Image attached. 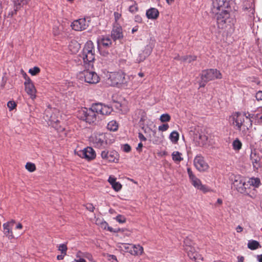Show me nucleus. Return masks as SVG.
<instances>
[{
	"label": "nucleus",
	"mask_w": 262,
	"mask_h": 262,
	"mask_svg": "<svg viewBox=\"0 0 262 262\" xmlns=\"http://www.w3.org/2000/svg\"><path fill=\"white\" fill-rule=\"evenodd\" d=\"M16 106L15 102L13 101H9L7 103V106L10 111L13 110Z\"/></svg>",
	"instance_id": "c03bdc74"
},
{
	"label": "nucleus",
	"mask_w": 262,
	"mask_h": 262,
	"mask_svg": "<svg viewBox=\"0 0 262 262\" xmlns=\"http://www.w3.org/2000/svg\"><path fill=\"white\" fill-rule=\"evenodd\" d=\"M122 149L123 151L125 152H129L131 150V147L129 144H125L122 146Z\"/></svg>",
	"instance_id": "49530a36"
},
{
	"label": "nucleus",
	"mask_w": 262,
	"mask_h": 262,
	"mask_svg": "<svg viewBox=\"0 0 262 262\" xmlns=\"http://www.w3.org/2000/svg\"><path fill=\"white\" fill-rule=\"evenodd\" d=\"M261 184L260 180L258 178L252 177L248 180V185H250L254 188H258Z\"/></svg>",
	"instance_id": "b1692460"
},
{
	"label": "nucleus",
	"mask_w": 262,
	"mask_h": 262,
	"mask_svg": "<svg viewBox=\"0 0 262 262\" xmlns=\"http://www.w3.org/2000/svg\"><path fill=\"white\" fill-rule=\"evenodd\" d=\"M193 243L189 238H186L184 241V250L186 249L187 247H193Z\"/></svg>",
	"instance_id": "c9c22d12"
},
{
	"label": "nucleus",
	"mask_w": 262,
	"mask_h": 262,
	"mask_svg": "<svg viewBox=\"0 0 262 262\" xmlns=\"http://www.w3.org/2000/svg\"><path fill=\"white\" fill-rule=\"evenodd\" d=\"M222 75L220 71L215 69H210L203 70L201 74L200 87H204L206 83L211 80L216 79H221Z\"/></svg>",
	"instance_id": "39448f33"
},
{
	"label": "nucleus",
	"mask_w": 262,
	"mask_h": 262,
	"mask_svg": "<svg viewBox=\"0 0 262 262\" xmlns=\"http://www.w3.org/2000/svg\"><path fill=\"white\" fill-rule=\"evenodd\" d=\"M107 127L111 131H116L118 128V123L115 120H112L108 123Z\"/></svg>",
	"instance_id": "c756f323"
},
{
	"label": "nucleus",
	"mask_w": 262,
	"mask_h": 262,
	"mask_svg": "<svg viewBox=\"0 0 262 262\" xmlns=\"http://www.w3.org/2000/svg\"><path fill=\"white\" fill-rule=\"evenodd\" d=\"M128 10L132 13L137 12L138 11V7L137 4L136 2H134L133 5L129 6Z\"/></svg>",
	"instance_id": "58836bf2"
},
{
	"label": "nucleus",
	"mask_w": 262,
	"mask_h": 262,
	"mask_svg": "<svg viewBox=\"0 0 262 262\" xmlns=\"http://www.w3.org/2000/svg\"><path fill=\"white\" fill-rule=\"evenodd\" d=\"M257 114H251L249 113L242 114L236 112L232 115L230 119L236 129L241 130L243 133H246L252 127V119L257 117Z\"/></svg>",
	"instance_id": "f03ea898"
},
{
	"label": "nucleus",
	"mask_w": 262,
	"mask_h": 262,
	"mask_svg": "<svg viewBox=\"0 0 262 262\" xmlns=\"http://www.w3.org/2000/svg\"><path fill=\"white\" fill-rule=\"evenodd\" d=\"M242 142L238 139L235 140L232 143L233 148L234 150H239L242 148Z\"/></svg>",
	"instance_id": "f704fd0d"
},
{
	"label": "nucleus",
	"mask_w": 262,
	"mask_h": 262,
	"mask_svg": "<svg viewBox=\"0 0 262 262\" xmlns=\"http://www.w3.org/2000/svg\"><path fill=\"white\" fill-rule=\"evenodd\" d=\"M111 36L114 41L122 39L123 37L122 29L120 26H114L111 32Z\"/></svg>",
	"instance_id": "a211bd4d"
},
{
	"label": "nucleus",
	"mask_w": 262,
	"mask_h": 262,
	"mask_svg": "<svg viewBox=\"0 0 262 262\" xmlns=\"http://www.w3.org/2000/svg\"><path fill=\"white\" fill-rule=\"evenodd\" d=\"M247 246L249 249L252 250H254L261 247L259 242L255 240L249 241Z\"/></svg>",
	"instance_id": "bb28decb"
},
{
	"label": "nucleus",
	"mask_w": 262,
	"mask_h": 262,
	"mask_svg": "<svg viewBox=\"0 0 262 262\" xmlns=\"http://www.w3.org/2000/svg\"><path fill=\"white\" fill-rule=\"evenodd\" d=\"M170 118L169 115L168 114H164L160 116V120L162 122H166L169 121Z\"/></svg>",
	"instance_id": "ea45409f"
},
{
	"label": "nucleus",
	"mask_w": 262,
	"mask_h": 262,
	"mask_svg": "<svg viewBox=\"0 0 262 262\" xmlns=\"http://www.w3.org/2000/svg\"><path fill=\"white\" fill-rule=\"evenodd\" d=\"M112 186L116 191H119L122 188L121 184L118 182H116L115 183L112 185Z\"/></svg>",
	"instance_id": "79ce46f5"
},
{
	"label": "nucleus",
	"mask_w": 262,
	"mask_h": 262,
	"mask_svg": "<svg viewBox=\"0 0 262 262\" xmlns=\"http://www.w3.org/2000/svg\"><path fill=\"white\" fill-rule=\"evenodd\" d=\"M108 181L112 185L116 182V178L113 176H110Z\"/></svg>",
	"instance_id": "6e6d98bb"
},
{
	"label": "nucleus",
	"mask_w": 262,
	"mask_h": 262,
	"mask_svg": "<svg viewBox=\"0 0 262 262\" xmlns=\"http://www.w3.org/2000/svg\"><path fill=\"white\" fill-rule=\"evenodd\" d=\"M102 107H103L102 104L95 103V104L92 105L91 107L93 110V111L95 112V113L96 114H101V113L102 112Z\"/></svg>",
	"instance_id": "7c9ffc66"
},
{
	"label": "nucleus",
	"mask_w": 262,
	"mask_h": 262,
	"mask_svg": "<svg viewBox=\"0 0 262 262\" xmlns=\"http://www.w3.org/2000/svg\"><path fill=\"white\" fill-rule=\"evenodd\" d=\"M250 159L254 169H258L260 167V158L255 152H252Z\"/></svg>",
	"instance_id": "6ab92c4d"
},
{
	"label": "nucleus",
	"mask_w": 262,
	"mask_h": 262,
	"mask_svg": "<svg viewBox=\"0 0 262 262\" xmlns=\"http://www.w3.org/2000/svg\"><path fill=\"white\" fill-rule=\"evenodd\" d=\"M101 156L102 159H105L109 162H115L118 155L115 151L108 152L103 150L101 152Z\"/></svg>",
	"instance_id": "f3484780"
},
{
	"label": "nucleus",
	"mask_w": 262,
	"mask_h": 262,
	"mask_svg": "<svg viewBox=\"0 0 262 262\" xmlns=\"http://www.w3.org/2000/svg\"><path fill=\"white\" fill-rule=\"evenodd\" d=\"M23 228V226L20 223H18L15 227L16 229H21Z\"/></svg>",
	"instance_id": "69168bd1"
},
{
	"label": "nucleus",
	"mask_w": 262,
	"mask_h": 262,
	"mask_svg": "<svg viewBox=\"0 0 262 262\" xmlns=\"http://www.w3.org/2000/svg\"><path fill=\"white\" fill-rule=\"evenodd\" d=\"M146 15L148 19H156L159 15V12L157 9L151 8L146 11Z\"/></svg>",
	"instance_id": "aec40b11"
},
{
	"label": "nucleus",
	"mask_w": 262,
	"mask_h": 262,
	"mask_svg": "<svg viewBox=\"0 0 262 262\" xmlns=\"http://www.w3.org/2000/svg\"><path fill=\"white\" fill-rule=\"evenodd\" d=\"M114 16L115 21L117 22L120 18L121 14L117 12H115L114 13Z\"/></svg>",
	"instance_id": "4d7b16f0"
},
{
	"label": "nucleus",
	"mask_w": 262,
	"mask_h": 262,
	"mask_svg": "<svg viewBox=\"0 0 262 262\" xmlns=\"http://www.w3.org/2000/svg\"><path fill=\"white\" fill-rule=\"evenodd\" d=\"M20 8H17L16 9V7H15L14 6V10L13 11H11V12H9L8 16L10 17H12L14 15L16 14V13L18 10H19Z\"/></svg>",
	"instance_id": "8fccbe9b"
},
{
	"label": "nucleus",
	"mask_w": 262,
	"mask_h": 262,
	"mask_svg": "<svg viewBox=\"0 0 262 262\" xmlns=\"http://www.w3.org/2000/svg\"><path fill=\"white\" fill-rule=\"evenodd\" d=\"M257 258L259 262H262V254L258 255Z\"/></svg>",
	"instance_id": "774afa93"
},
{
	"label": "nucleus",
	"mask_w": 262,
	"mask_h": 262,
	"mask_svg": "<svg viewBox=\"0 0 262 262\" xmlns=\"http://www.w3.org/2000/svg\"><path fill=\"white\" fill-rule=\"evenodd\" d=\"M31 0H12L13 5L16 7V9L21 8L24 6L28 4Z\"/></svg>",
	"instance_id": "a878e982"
},
{
	"label": "nucleus",
	"mask_w": 262,
	"mask_h": 262,
	"mask_svg": "<svg viewBox=\"0 0 262 262\" xmlns=\"http://www.w3.org/2000/svg\"><path fill=\"white\" fill-rule=\"evenodd\" d=\"M149 53H150V51L146 52V53L144 55H143V56L141 55V54H140L139 58L137 59V60L138 61V62H141V61H143V60H144L145 58H146V57L149 55Z\"/></svg>",
	"instance_id": "09e8293b"
},
{
	"label": "nucleus",
	"mask_w": 262,
	"mask_h": 262,
	"mask_svg": "<svg viewBox=\"0 0 262 262\" xmlns=\"http://www.w3.org/2000/svg\"><path fill=\"white\" fill-rule=\"evenodd\" d=\"M228 3L218 0L212 2V11L216 15L217 24L219 28L223 29L226 25L233 23V19L230 17Z\"/></svg>",
	"instance_id": "f257e3e1"
},
{
	"label": "nucleus",
	"mask_w": 262,
	"mask_h": 262,
	"mask_svg": "<svg viewBox=\"0 0 262 262\" xmlns=\"http://www.w3.org/2000/svg\"><path fill=\"white\" fill-rule=\"evenodd\" d=\"M135 21L137 22L141 23L142 21V18L139 16H135Z\"/></svg>",
	"instance_id": "e2e57ef3"
},
{
	"label": "nucleus",
	"mask_w": 262,
	"mask_h": 262,
	"mask_svg": "<svg viewBox=\"0 0 262 262\" xmlns=\"http://www.w3.org/2000/svg\"><path fill=\"white\" fill-rule=\"evenodd\" d=\"M80 48V45L76 40H71L69 45V49L73 54L77 53Z\"/></svg>",
	"instance_id": "412c9836"
},
{
	"label": "nucleus",
	"mask_w": 262,
	"mask_h": 262,
	"mask_svg": "<svg viewBox=\"0 0 262 262\" xmlns=\"http://www.w3.org/2000/svg\"><path fill=\"white\" fill-rule=\"evenodd\" d=\"M40 72V69L38 67H34L30 69L29 72L33 76L36 75Z\"/></svg>",
	"instance_id": "a19ab883"
},
{
	"label": "nucleus",
	"mask_w": 262,
	"mask_h": 262,
	"mask_svg": "<svg viewBox=\"0 0 262 262\" xmlns=\"http://www.w3.org/2000/svg\"><path fill=\"white\" fill-rule=\"evenodd\" d=\"M193 164L195 167L200 171H204L208 169L209 166L201 155H197L194 159Z\"/></svg>",
	"instance_id": "9b49d317"
},
{
	"label": "nucleus",
	"mask_w": 262,
	"mask_h": 262,
	"mask_svg": "<svg viewBox=\"0 0 262 262\" xmlns=\"http://www.w3.org/2000/svg\"><path fill=\"white\" fill-rule=\"evenodd\" d=\"M98 48H109L112 43L111 38L108 36H101L97 39Z\"/></svg>",
	"instance_id": "2eb2a0df"
},
{
	"label": "nucleus",
	"mask_w": 262,
	"mask_h": 262,
	"mask_svg": "<svg viewBox=\"0 0 262 262\" xmlns=\"http://www.w3.org/2000/svg\"><path fill=\"white\" fill-rule=\"evenodd\" d=\"M143 253V248L140 245H133L130 254L133 255H141Z\"/></svg>",
	"instance_id": "5701e85b"
},
{
	"label": "nucleus",
	"mask_w": 262,
	"mask_h": 262,
	"mask_svg": "<svg viewBox=\"0 0 262 262\" xmlns=\"http://www.w3.org/2000/svg\"><path fill=\"white\" fill-rule=\"evenodd\" d=\"M25 78L26 81L24 83L25 86V91L29 95L31 98L33 99L35 98L36 90L33 83L31 82V79L27 74H25Z\"/></svg>",
	"instance_id": "ddd939ff"
},
{
	"label": "nucleus",
	"mask_w": 262,
	"mask_h": 262,
	"mask_svg": "<svg viewBox=\"0 0 262 262\" xmlns=\"http://www.w3.org/2000/svg\"><path fill=\"white\" fill-rule=\"evenodd\" d=\"M120 245L118 246L121 250L125 252H129L130 254V251L132 250L133 245L126 243H120Z\"/></svg>",
	"instance_id": "c85d7f7f"
},
{
	"label": "nucleus",
	"mask_w": 262,
	"mask_h": 262,
	"mask_svg": "<svg viewBox=\"0 0 262 262\" xmlns=\"http://www.w3.org/2000/svg\"><path fill=\"white\" fill-rule=\"evenodd\" d=\"M192 259L196 262H202L203 261V257L201 255L197 253V256H196V258H193Z\"/></svg>",
	"instance_id": "3c124183"
},
{
	"label": "nucleus",
	"mask_w": 262,
	"mask_h": 262,
	"mask_svg": "<svg viewBox=\"0 0 262 262\" xmlns=\"http://www.w3.org/2000/svg\"><path fill=\"white\" fill-rule=\"evenodd\" d=\"M77 117L81 120L89 123L94 122L96 120V114L91 108H81L77 113Z\"/></svg>",
	"instance_id": "6e6552de"
},
{
	"label": "nucleus",
	"mask_w": 262,
	"mask_h": 262,
	"mask_svg": "<svg viewBox=\"0 0 262 262\" xmlns=\"http://www.w3.org/2000/svg\"><path fill=\"white\" fill-rule=\"evenodd\" d=\"M90 18H83L74 20L71 24L72 28L78 31L86 29L89 26Z\"/></svg>",
	"instance_id": "9d476101"
},
{
	"label": "nucleus",
	"mask_w": 262,
	"mask_h": 262,
	"mask_svg": "<svg viewBox=\"0 0 262 262\" xmlns=\"http://www.w3.org/2000/svg\"><path fill=\"white\" fill-rule=\"evenodd\" d=\"M101 225H102V227L104 228V229H106V227H107V230H108L110 231H112V228L109 227L108 225V224L106 222H102L101 223Z\"/></svg>",
	"instance_id": "603ef678"
},
{
	"label": "nucleus",
	"mask_w": 262,
	"mask_h": 262,
	"mask_svg": "<svg viewBox=\"0 0 262 262\" xmlns=\"http://www.w3.org/2000/svg\"><path fill=\"white\" fill-rule=\"evenodd\" d=\"M190 180L192 185L198 189L204 192H206L209 191V188L204 185H203L200 179L196 178L195 176L191 178Z\"/></svg>",
	"instance_id": "dca6fc26"
},
{
	"label": "nucleus",
	"mask_w": 262,
	"mask_h": 262,
	"mask_svg": "<svg viewBox=\"0 0 262 262\" xmlns=\"http://www.w3.org/2000/svg\"><path fill=\"white\" fill-rule=\"evenodd\" d=\"M100 54L103 57L102 60L106 64H109L113 61L114 58L112 54L106 52H102Z\"/></svg>",
	"instance_id": "4be33fe9"
},
{
	"label": "nucleus",
	"mask_w": 262,
	"mask_h": 262,
	"mask_svg": "<svg viewBox=\"0 0 262 262\" xmlns=\"http://www.w3.org/2000/svg\"><path fill=\"white\" fill-rule=\"evenodd\" d=\"M86 209L89 210L90 211L93 212L95 209V207L92 204H87L85 205Z\"/></svg>",
	"instance_id": "5fc2aeb1"
},
{
	"label": "nucleus",
	"mask_w": 262,
	"mask_h": 262,
	"mask_svg": "<svg viewBox=\"0 0 262 262\" xmlns=\"http://www.w3.org/2000/svg\"><path fill=\"white\" fill-rule=\"evenodd\" d=\"M171 157L172 160L177 164L183 160L182 153L178 151H173L171 154Z\"/></svg>",
	"instance_id": "393cba45"
},
{
	"label": "nucleus",
	"mask_w": 262,
	"mask_h": 262,
	"mask_svg": "<svg viewBox=\"0 0 262 262\" xmlns=\"http://www.w3.org/2000/svg\"><path fill=\"white\" fill-rule=\"evenodd\" d=\"M116 221L119 223H124L126 221L125 217L121 215H118L116 217Z\"/></svg>",
	"instance_id": "a18cd8bd"
},
{
	"label": "nucleus",
	"mask_w": 262,
	"mask_h": 262,
	"mask_svg": "<svg viewBox=\"0 0 262 262\" xmlns=\"http://www.w3.org/2000/svg\"><path fill=\"white\" fill-rule=\"evenodd\" d=\"M129 79V77L123 72H111L108 74L107 83L112 86L125 88L128 85Z\"/></svg>",
	"instance_id": "7ed1b4c3"
},
{
	"label": "nucleus",
	"mask_w": 262,
	"mask_h": 262,
	"mask_svg": "<svg viewBox=\"0 0 262 262\" xmlns=\"http://www.w3.org/2000/svg\"><path fill=\"white\" fill-rule=\"evenodd\" d=\"M255 98L257 100H262V91H259L256 93Z\"/></svg>",
	"instance_id": "864d4df0"
},
{
	"label": "nucleus",
	"mask_w": 262,
	"mask_h": 262,
	"mask_svg": "<svg viewBox=\"0 0 262 262\" xmlns=\"http://www.w3.org/2000/svg\"><path fill=\"white\" fill-rule=\"evenodd\" d=\"M187 170L189 176V179H191V178L195 177V175L193 174L190 168H187Z\"/></svg>",
	"instance_id": "13d9d810"
},
{
	"label": "nucleus",
	"mask_w": 262,
	"mask_h": 262,
	"mask_svg": "<svg viewBox=\"0 0 262 262\" xmlns=\"http://www.w3.org/2000/svg\"><path fill=\"white\" fill-rule=\"evenodd\" d=\"M109 135L104 133H97L93 135L91 141L95 147L99 148H105L107 144V136Z\"/></svg>",
	"instance_id": "1a4fd4ad"
},
{
	"label": "nucleus",
	"mask_w": 262,
	"mask_h": 262,
	"mask_svg": "<svg viewBox=\"0 0 262 262\" xmlns=\"http://www.w3.org/2000/svg\"><path fill=\"white\" fill-rule=\"evenodd\" d=\"M138 138L141 141H145L146 140V138L144 137V136L141 133H139L138 134Z\"/></svg>",
	"instance_id": "bf43d9fd"
},
{
	"label": "nucleus",
	"mask_w": 262,
	"mask_h": 262,
	"mask_svg": "<svg viewBox=\"0 0 262 262\" xmlns=\"http://www.w3.org/2000/svg\"><path fill=\"white\" fill-rule=\"evenodd\" d=\"M169 128V125L168 124H163L159 126L158 129L161 132L166 131Z\"/></svg>",
	"instance_id": "de8ad7c7"
},
{
	"label": "nucleus",
	"mask_w": 262,
	"mask_h": 262,
	"mask_svg": "<svg viewBox=\"0 0 262 262\" xmlns=\"http://www.w3.org/2000/svg\"><path fill=\"white\" fill-rule=\"evenodd\" d=\"M143 147V144L140 142L138 144L137 147L136 148L137 150L139 151H141L142 150V148Z\"/></svg>",
	"instance_id": "052dcab7"
},
{
	"label": "nucleus",
	"mask_w": 262,
	"mask_h": 262,
	"mask_svg": "<svg viewBox=\"0 0 262 262\" xmlns=\"http://www.w3.org/2000/svg\"><path fill=\"white\" fill-rule=\"evenodd\" d=\"M232 181V184L236 190L242 194L247 195L250 197L253 198L254 196L250 194L247 191V187H245L246 181L239 175H233L231 177Z\"/></svg>",
	"instance_id": "423d86ee"
},
{
	"label": "nucleus",
	"mask_w": 262,
	"mask_h": 262,
	"mask_svg": "<svg viewBox=\"0 0 262 262\" xmlns=\"http://www.w3.org/2000/svg\"><path fill=\"white\" fill-rule=\"evenodd\" d=\"M75 261L76 262H86L84 258H80L77 259H75Z\"/></svg>",
	"instance_id": "338daca9"
},
{
	"label": "nucleus",
	"mask_w": 262,
	"mask_h": 262,
	"mask_svg": "<svg viewBox=\"0 0 262 262\" xmlns=\"http://www.w3.org/2000/svg\"><path fill=\"white\" fill-rule=\"evenodd\" d=\"M169 139L172 143H177L179 139V134L177 131H173L169 136Z\"/></svg>",
	"instance_id": "2f4dec72"
},
{
	"label": "nucleus",
	"mask_w": 262,
	"mask_h": 262,
	"mask_svg": "<svg viewBox=\"0 0 262 262\" xmlns=\"http://www.w3.org/2000/svg\"><path fill=\"white\" fill-rule=\"evenodd\" d=\"M84 255H88L89 256H91V254H90L89 253H83L80 251H79L77 252L76 256L78 259H80V258H83V257H84Z\"/></svg>",
	"instance_id": "37998d69"
},
{
	"label": "nucleus",
	"mask_w": 262,
	"mask_h": 262,
	"mask_svg": "<svg viewBox=\"0 0 262 262\" xmlns=\"http://www.w3.org/2000/svg\"><path fill=\"white\" fill-rule=\"evenodd\" d=\"M77 155L80 157L85 158L89 161L93 160L96 157L95 151L90 147H88L83 150L78 151Z\"/></svg>",
	"instance_id": "f8f14e48"
},
{
	"label": "nucleus",
	"mask_w": 262,
	"mask_h": 262,
	"mask_svg": "<svg viewBox=\"0 0 262 262\" xmlns=\"http://www.w3.org/2000/svg\"><path fill=\"white\" fill-rule=\"evenodd\" d=\"M112 110H112V107H110L107 105H103L101 115H108L111 113V112H112Z\"/></svg>",
	"instance_id": "72a5a7b5"
},
{
	"label": "nucleus",
	"mask_w": 262,
	"mask_h": 262,
	"mask_svg": "<svg viewBox=\"0 0 262 262\" xmlns=\"http://www.w3.org/2000/svg\"><path fill=\"white\" fill-rule=\"evenodd\" d=\"M65 255H64V254L58 255L57 256V259L58 260H61V259H63Z\"/></svg>",
	"instance_id": "0e129e2a"
},
{
	"label": "nucleus",
	"mask_w": 262,
	"mask_h": 262,
	"mask_svg": "<svg viewBox=\"0 0 262 262\" xmlns=\"http://www.w3.org/2000/svg\"><path fill=\"white\" fill-rule=\"evenodd\" d=\"M15 224V221L14 220H11V221L7 222L3 225L4 234L9 239L14 238L12 228L14 227Z\"/></svg>",
	"instance_id": "4468645a"
},
{
	"label": "nucleus",
	"mask_w": 262,
	"mask_h": 262,
	"mask_svg": "<svg viewBox=\"0 0 262 262\" xmlns=\"http://www.w3.org/2000/svg\"><path fill=\"white\" fill-rule=\"evenodd\" d=\"M78 78L90 84H96L100 81V78L97 74L94 71L84 70L79 72Z\"/></svg>",
	"instance_id": "0eeeda50"
},
{
	"label": "nucleus",
	"mask_w": 262,
	"mask_h": 262,
	"mask_svg": "<svg viewBox=\"0 0 262 262\" xmlns=\"http://www.w3.org/2000/svg\"><path fill=\"white\" fill-rule=\"evenodd\" d=\"M185 251L187 253L188 256L190 259L196 258V256H197V253L195 248L193 246L187 247V248H186Z\"/></svg>",
	"instance_id": "cd10ccee"
},
{
	"label": "nucleus",
	"mask_w": 262,
	"mask_h": 262,
	"mask_svg": "<svg viewBox=\"0 0 262 262\" xmlns=\"http://www.w3.org/2000/svg\"><path fill=\"white\" fill-rule=\"evenodd\" d=\"M58 250L59 251H60L62 254L66 255L68 248H67L66 244H60L58 246Z\"/></svg>",
	"instance_id": "e433bc0d"
},
{
	"label": "nucleus",
	"mask_w": 262,
	"mask_h": 262,
	"mask_svg": "<svg viewBox=\"0 0 262 262\" xmlns=\"http://www.w3.org/2000/svg\"><path fill=\"white\" fill-rule=\"evenodd\" d=\"M196 59V56H184L182 57L181 59H182V62H185L187 61L188 63H190L191 62L195 60Z\"/></svg>",
	"instance_id": "473e14b6"
},
{
	"label": "nucleus",
	"mask_w": 262,
	"mask_h": 262,
	"mask_svg": "<svg viewBox=\"0 0 262 262\" xmlns=\"http://www.w3.org/2000/svg\"><path fill=\"white\" fill-rule=\"evenodd\" d=\"M79 56L82 58L84 64H88L89 67L92 66V63L95 60V56L94 46L92 41H88L86 42Z\"/></svg>",
	"instance_id": "20e7f679"
},
{
	"label": "nucleus",
	"mask_w": 262,
	"mask_h": 262,
	"mask_svg": "<svg viewBox=\"0 0 262 262\" xmlns=\"http://www.w3.org/2000/svg\"><path fill=\"white\" fill-rule=\"evenodd\" d=\"M25 167L30 172H33L36 169L35 164L30 162L27 163Z\"/></svg>",
	"instance_id": "4c0bfd02"
},
{
	"label": "nucleus",
	"mask_w": 262,
	"mask_h": 262,
	"mask_svg": "<svg viewBox=\"0 0 262 262\" xmlns=\"http://www.w3.org/2000/svg\"><path fill=\"white\" fill-rule=\"evenodd\" d=\"M243 230V227H242L241 226L238 225L236 228V230L237 231V232H241Z\"/></svg>",
	"instance_id": "680f3d73"
}]
</instances>
